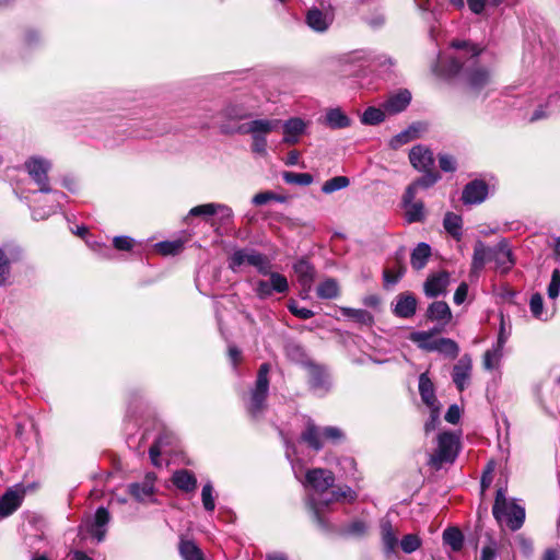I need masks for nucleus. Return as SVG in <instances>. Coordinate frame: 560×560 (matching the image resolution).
<instances>
[{
	"label": "nucleus",
	"mask_w": 560,
	"mask_h": 560,
	"mask_svg": "<svg viewBox=\"0 0 560 560\" xmlns=\"http://www.w3.org/2000/svg\"><path fill=\"white\" fill-rule=\"evenodd\" d=\"M492 247H488L481 241H478L474 247L472 260H471V271L477 273L483 269L486 262L491 260L492 257Z\"/></svg>",
	"instance_id": "obj_29"
},
{
	"label": "nucleus",
	"mask_w": 560,
	"mask_h": 560,
	"mask_svg": "<svg viewBox=\"0 0 560 560\" xmlns=\"http://www.w3.org/2000/svg\"><path fill=\"white\" fill-rule=\"evenodd\" d=\"M334 22V13L323 12L319 8L313 7L307 10L305 15L306 25L317 33L326 32Z\"/></svg>",
	"instance_id": "obj_17"
},
{
	"label": "nucleus",
	"mask_w": 560,
	"mask_h": 560,
	"mask_svg": "<svg viewBox=\"0 0 560 560\" xmlns=\"http://www.w3.org/2000/svg\"><path fill=\"white\" fill-rule=\"evenodd\" d=\"M425 316L441 326H446L453 317L448 304L444 301L432 302L427 308Z\"/></svg>",
	"instance_id": "obj_24"
},
{
	"label": "nucleus",
	"mask_w": 560,
	"mask_h": 560,
	"mask_svg": "<svg viewBox=\"0 0 560 560\" xmlns=\"http://www.w3.org/2000/svg\"><path fill=\"white\" fill-rule=\"evenodd\" d=\"M439 166L443 172L452 173L457 168L456 160L450 154H439Z\"/></svg>",
	"instance_id": "obj_62"
},
{
	"label": "nucleus",
	"mask_w": 560,
	"mask_h": 560,
	"mask_svg": "<svg viewBox=\"0 0 560 560\" xmlns=\"http://www.w3.org/2000/svg\"><path fill=\"white\" fill-rule=\"evenodd\" d=\"M411 165L418 171H428L434 166L433 153L424 145H416L409 152Z\"/></svg>",
	"instance_id": "obj_19"
},
{
	"label": "nucleus",
	"mask_w": 560,
	"mask_h": 560,
	"mask_svg": "<svg viewBox=\"0 0 560 560\" xmlns=\"http://www.w3.org/2000/svg\"><path fill=\"white\" fill-rule=\"evenodd\" d=\"M402 275H404V269H399L397 272H394L390 269H385L383 272L384 285L386 288H388L390 285H395L400 280Z\"/></svg>",
	"instance_id": "obj_63"
},
{
	"label": "nucleus",
	"mask_w": 560,
	"mask_h": 560,
	"mask_svg": "<svg viewBox=\"0 0 560 560\" xmlns=\"http://www.w3.org/2000/svg\"><path fill=\"white\" fill-rule=\"evenodd\" d=\"M405 220L407 223H421L425 220V208L422 201H416V203L404 207Z\"/></svg>",
	"instance_id": "obj_42"
},
{
	"label": "nucleus",
	"mask_w": 560,
	"mask_h": 560,
	"mask_svg": "<svg viewBox=\"0 0 560 560\" xmlns=\"http://www.w3.org/2000/svg\"><path fill=\"white\" fill-rule=\"evenodd\" d=\"M201 501L206 511H213L215 508L213 487L211 482L203 485L201 490Z\"/></svg>",
	"instance_id": "obj_55"
},
{
	"label": "nucleus",
	"mask_w": 560,
	"mask_h": 560,
	"mask_svg": "<svg viewBox=\"0 0 560 560\" xmlns=\"http://www.w3.org/2000/svg\"><path fill=\"white\" fill-rule=\"evenodd\" d=\"M409 340L416 343L420 349L430 351L432 350L435 339L432 338V331H412L409 335Z\"/></svg>",
	"instance_id": "obj_44"
},
{
	"label": "nucleus",
	"mask_w": 560,
	"mask_h": 560,
	"mask_svg": "<svg viewBox=\"0 0 560 560\" xmlns=\"http://www.w3.org/2000/svg\"><path fill=\"white\" fill-rule=\"evenodd\" d=\"M338 466L347 477L357 479V463L353 457H341L338 460Z\"/></svg>",
	"instance_id": "obj_57"
},
{
	"label": "nucleus",
	"mask_w": 560,
	"mask_h": 560,
	"mask_svg": "<svg viewBox=\"0 0 560 560\" xmlns=\"http://www.w3.org/2000/svg\"><path fill=\"white\" fill-rule=\"evenodd\" d=\"M292 468L295 478L301 481L310 494L308 504L319 525H325L320 516L319 505L328 506L330 503L352 502L357 499V492L351 487H334L335 475L328 469H308L302 479L294 465H292Z\"/></svg>",
	"instance_id": "obj_2"
},
{
	"label": "nucleus",
	"mask_w": 560,
	"mask_h": 560,
	"mask_svg": "<svg viewBox=\"0 0 560 560\" xmlns=\"http://www.w3.org/2000/svg\"><path fill=\"white\" fill-rule=\"evenodd\" d=\"M489 194V186L483 179H474L465 185L462 192L464 205H479L483 202Z\"/></svg>",
	"instance_id": "obj_13"
},
{
	"label": "nucleus",
	"mask_w": 560,
	"mask_h": 560,
	"mask_svg": "<svg viewBox=\"0 0 560 560\" xmlns=\"http://www.w3.org/2000/svg\"><path fill=\"white\" fill-rule=\"evenodd\" d=\"M417 300L413 294L409 292L400 293L397 295L394 314L399 318H410L416 314Z\"/></svg>",
	"instance_id": "obj_25"
},
{
	"label": "nucleus",
	"mask_w": 560,
	"mask_h": 560,
	"mask_svg": "<svg viewBox=\"0 0 560 560\" xmlns=\"http://www.w3.org/2000/svg\"><path fill=\"white\" fill-rule=\"evenodd\" d=\"M317 295L319 299H324V300H332V299L338 298V295H339L338 282L332 278L326 279L325 281L319 283V285L317 287Z\"/></svg>",
	"instance_id": "obj_43"
},
{
	"label": "nucleus",
	"mask_w": 560,
	"mask_h": 560,
	"mask_svg": "<svg viewBox=\"0 0 560 560\" xmlns=\"http://www.w3.org/2000/svg\"><path fill=\"white\" fill-rule=\"evenodd\" d=\"M343 439L345 433L338 427L319 428L312 419L307 420L300 436V440L315 452H319L324 447L323 440L337 444Z\"/></svg>",
	"instance_id": "obj_8"
},
{
	"label": "nucleus",
	"mask_w": 560,
	"mask_h": 560,
	"mask_svg": "<svg viewBox=\"0 0 560 560\" xmlns=\"http://www.w3.org/2000/svg\"><path fill=\"white\" fill-rule=\"evenodd\" d=\"M24 168L31 179L38 186V191L48 194L51 191L48 172L51 168V162L43 156L33 155L24 162Z\"/></svg>",
	"instance_id": "obj_9"
},
{
	"label": "nucleus",
	"mask_w": 560,
	"mask_h": 560,
	"mask_svg": "<svg viewBox=\"0 0 560 560\" xmlns=\"http://www.w3.org/2000/svg\"><path fill=\"white\" fill-rule=\"evenodd\" d=\"M133 238L129 236H116L113 240V245L118 250H130L133 246Z\"/></svg>",
	"instance_id": "obj_64"
},
{
	"label": "nucleus",
	"mask_w": 560,
	"mask_h": 560,
	"mask_svg": "<svg viewBox=\"0 0 560 560\" xmlns=\"http://www.w3.org/2000/svg\"><path fill=\"white\" fill-rule=\"evenodd\" d=\"M52 203L46 209L40 207H35L32 209V217L36 221L45 220L50 217L52 213L57 211L60 207V202L67 199V195L62 191L52 190Z\"/></svg>",
	"instance_id": "obj_31"
},
{
	"label": "nucleus",
	"mask_w": 560,
	"mask_h": 560,
	"mask_svg": "<svg viewBox=\"0 0 560 560\" xmlns=\"http://www.w3.org/2000/svg\"><path fill=\"white\" fill-rule=\"evenodd\" d=\"M23 500V493L9 489L0 498V517H5L11 515L14 511L19 509Z\"/></svg>",
	"instance_id": "obj_27"
},
{
	"label": "nucleus",
	"mask_w": 560,
	"mask_h": 560,
	"mask_svg": "<svg viewBox=\"0 0 560 560\" xmlns=\"http://www.w3.org/2000/svg\"><path fill=\"white\" fill-rule=\"evenodd\" d=\"M431 257V247L428 243H419L410 255L411 267L416 270L422 269Z\"/></svg>",
	"instance_id": "obj_35"
},
{
	"label": "nucleus",
	"mask_w": 560,
	"mask_h": 560,
	"mask_svg": "<svg viewBox=\"0 0 560 560\" xmlns=\"http://www.w3.org/2000/svg\"><path fill=\"white\" fill-rule=\"evenodd\" d=\"M156 474L147 472L142 480L131 482L127 486V492L132 500L139 503H154L156 501Z\"/></svg>",
	"instance_id": "obj_10"
},
{
	"label": "nucleus",
	"mask_w": 560,
	"mask_h": 560,
	"mask_svg": "<svg viewBox=\"0 0 560 560\" xmlns=\"http://www.w3.org/2000/svg\"><path fill=\"white\" fill-rule=\"evenodd\" d=\"M382 540L386 553L394 552L398 546L397 534L393 530V527H385Z\"/></svg>",
	"instance_id": "obj_53"
},
{
	"label": "nucleus",
	"mask_w": 560,
	"mask_h": 560,
	"mask_svg": "<svg viewBox=\"0 0 560 560\" xmlns=\"http://www.w3.org/2000/svg\"><path fill=\"white\" fill-rule=\"evenodd\" d=\"M223 116L230 120H243L250 117L247 108L241 104H230L223 110Z\"/></svg>",
	"instance_id": "obj_46"
},
{
	"label": "nucleus",
	"mask_w": 560,
	"mask_h": 560,
	"mask_svg": "<svg viewBox=\"0 0 560 560\" xmlns=\"http://www.w3.org/2000/svg\"><path fill=\"white\" fill-rule=\"evenodd\" d=\"M443 228L456 241L463 236V218L454 212H446L443 219Z\"/></svg>",
	"instance_id": "obj_34"
},
{
	"label": "nucleus",
	"mask_w": 560,
	"mask_h": 560,
	"mask_svg": "<svg viewBox=\"0 0 560 560\" xmlns=\"http://www.w3.org/2000/svg\"><path fill=\"white\" fill-rule=\"evenodd\" d=\"M282 178L291 185L308 186L313 183V176L308 173L284 172Z\"/></svg>",
	"instance_id": "obj_47"
},
{
	"label": "nucleus",
	"mask_w": 560,
	"mask_h": 560,
	"mask_svg": "<svg viewBox=\"0 0 560 560\" xmlns=\"http://www.w3.org/2000/svg\"><path fill=\"white\" fill-rule=\"evenodd\" d=\"M472 360L469 354H464L454 365L452 380L456 388L463 392L468 385L471 376Z\"/></svg>",
	"instance_id": "obj_16"
},
{
	"label": "nucleus",
	"mask_w": 560,
	"mask_h": 560,
	"mask_svg": "<svg viewBox=\"0 0 560 560\" xmlns=\"http://www.w3.org/2000/svg\"><path fill=\"white\" fill-rule=\"evenodd\" d=\"M459 450V436L453 432H442L438 435V447L430 455L428 465L439 470L445 464H453L458 456Z\"/></svg>",
	"instance_id": "obj_7"
},
{
	"label": "nucleus",
	"mask_w": 560,
	"mask_h": 560,
	"mask_svg": "<svg viewBox=\"0 0 560 560\" xmlns=\"http://www.w3.org/2000/svg\"><path fill=\"white\" fill-rule=\"evenodd\" d=\"M450 283V275L447 271H440L434 273L424 282L423 290L428 298H436L446 292Z\"/></svg>",
	"instance_id": "obj_18"
},
{
	"label": "nucleus",
	"mask_w": 560,
	"mask_h": 560,
	"mask_svg": "<svg viewBox=\"0 0 560 560\" xmlns=\"http://www.w3.org/2000/svg\"><path fill=\"white\" fill-rule=\"evenodd\" d=\"M176 438L173 432L163 430L159 433L153 444L149 448V456L151 463L160 467L162 464L159 460L160 455L165 451L167 446H171L175 442Z\"/></svg>",
	"instance_id": "obj_21"
},
{
	"label": "nucleus",
	"mask_w": 560,
	"mask_h": 560,
	"mask_svg": "<svg viewBox=\"0 0 560 560\" xmlns=\"http://www.w3.org/2000/svg\"><path fill=\"white\" fill-rule=\"evenodd\" d=\"M269 371L270 365L262 363L257 372L254 386L249 390L248 398L245 401V408L252 419L258 421L262 419L267 408V398L269 394Z\"/></svg>",
	"instance_id": "obj_3"
},
{
	"label": "nucleus",
	"mask_w": 560,
	"mask_h": 560,
	"mask_svg": "<svg viewBox=\"0 0 560 560\" xmlns=\"http://www.w3.org/2000/svg\"><path fill=\"white\" fill-rule=\"evenodd\" d=\"M267 276H269L268 282L270 283V288L273 292L285 293L289 291V282L283 275L269 270Z\"/></svg>",
	"instance_id": "obj_50"
},
{
	"label": "nucleus",
	"mask_w": 560,
	"mask_h": 560,
	"mask_svg": "<svg viewBox=\"0 0 560 560\" xmlns=\"http://www.w3.org/2000/svg\"><path fill=\"white\" fill-rule=\"evenodd\" d=\"M288 310L292 315L300 319H310L314 316V312L312 310L300 306L294 300L289 301Z\"/></svg>",
	"instance_id": "obj_59"
},
{
	"label": "nucleus",
	"mask_w": 560,
	"mask_h": 560,
	"mask_svg": "<svg viewBox=\"0 0 560 560\" xmlns=\"http://www.w3.org/2000/svg\"><path fill=\"white\" fill-rule=\"evenodd\" d=\"M280 119H254L238 127L237 132L252 136V151L259 155L267 154V135L277 130Z\"/></svg>",
	"instance_id": "obj_5"
},
{
	"label": "nucleus",
	"mask_w": 560,
	"mask_h": 560,
	"mask_svg": "<svg viewBox=\"0 0 560 560\" xmlns=\"http://www.w3.org/2000/svg\"><path fill=\"white\" fill-rule=\"evenodd\" d=\"M172 481L174 486L185 492L194 491L197 487L195 475L187 469H179L173 474Z\"/></svg>",
	"instance_id": "obj_33"
},
{
	"label": "nucleus",
	"mask_w": 560,
	"mask_h": 560,
	"mask_svg": "<svg viewBox=\"0 0 560 560\" xmlns=\"http://www.w3.org/2000/svg\"><path fill=\"white\" fill-rule=\"evenodd\" d=\"M11 264L5 252L0 247V287L8 283L10 277Z\"/></svg>",
	"instance_id": "obj_58"
},
{
	"label": "nucleus",
	"mask_w": 560,
	"mask_h": 560,
	"mask_svg": "<svg viewBox=\"0 0 560 560\" xmlns=\"http://www.w3.org/2000/svg\"><path fill=\"white\" fill-rule=\"evenodd\" d=\"M419 393L422 401L429 407L434 408L438 406V399L435 397L434 385L428 373H422L419 376Z\"/></svg>",
	"instance_id": "obj_30"
},
{
	"label": "nucleus",
	"mask_w": 560,
	"mask_h": 560,
	"mask_svg": "<svg viewBox=\"0 0 560 560\" xmlns=\"http://www.w3.org/2000/svg\"><path fill=\"white\" fill-rule=\"evenodd\" d=\"M492 513L500 525H523L525 521V506L515 499L506 498L502 488L497 491Z\"/></svg>",
	"instance_id": "obj_4"
},
{
	"label": "nucleus",
	"mask_w": 560,
	"mask_h": 560,
	"mask_svg": "<svg viewBox=\"0 0 560 560\" xmlns=\"http://www.w3.org/2000/svg\"><path fill=\"white\" fill-rule=\"evenodd\" d=\"M491 254V260H494L497 267L502 272H506L513 267L514 260L512 252L505 242H500L495 247H492Z\"/></svg>",
	"instance_id": "obj_26"
},
{
	"label": "nucleus",
	"mask_w": 560,
	"mask_h": 560,
	"mask_svg": "<svg viewBox=\"0 0 560 560\" xmlns=\"http://www.w3.org/2000/svg\"><path fill=\"white\" fill-rule=\"evenodd\" d=\"M452 47L457 51L447 59H441L439 67L447 78L460 77L472 91L479 92L492 82L491 71L480 63L481 49L467 42H453Z\"/></svg>",
	"instance_id": "obj_1"
},
{
	"label": "nucleus",
	"mask_w": 560,
	"mask_h": 560,
	"mask_svg": "<svg viewBox=\"0 0 560 560\" xmlns=\"http://www.w3.org/2000/svg\"><path fill=\"white\" fill-rule=\"evenodd\" d=\"M431 352H439L447 358L455 359L459 353V347L453 339L442 337L435 339Z\"/></svg>",
	"instance_id": "obj_36"
},
{
	"label": "nucleus",
	"mask_w": 560,
	"mask_h": 560,
	"mask_svg": "<svg viewBox=\"0 0 560 560\" xmlns=\"http://www.w3.org/2000/svg\"><path fill=\"white\" fill-rule=\"evenodd\" d=\"M425 130V125L423 122L417 121L412 122L408 128L397 133L389 141V147L394 150L402 147L411 142L412 140L419 138L420 133Z\"/></svg>",
	"instance_id": "obj_23"
},
{
	"label": "nucleus",
	"mask_w": 560,
	"mask_h": 560,
	"mask_svg": "<svg viewBox=\"0 0 560 560\" xmlns=\"http://www.w3.org/2000/svg\"><path fill=\"white\" fill-rule=\"evenodd\" d=\"M325 122L331 129H342L350 126L351 119L340 108L337 107L327 110Z\"/></svg>",
	"instance_id": "obj_37"
},
{
	"label": "nucleus",
	"mask_w": 560,
	"mask_h": 560,
	"mask_svg": "<svg viewBox=\"0 0 560 560\" xmlns=\"http://www.w3.org/2000/svg\"><path fill=\"white\" fill-rule=\"evenodd\" d=\"M147 404L140 390H131L127 399L126 419L138 421V416L145 409Z\"/></svg>",
	"instance_id": "obj_28"
},
{
	"label": "nucleus",
	"mask_w": 560,
	"mask_h": 560,
	"mask_svg": "<svg viewBox=\"0 0 560 560\" xmlns=\"http://www.w3.org/2000/svg\"><path fill=\"white\" fill-rule=\"evenodd\" d=\"M505 0H466L469 11L475 15H485L489 9H497Z\"/></svg>",
	"instance_id": "obj_41"
},
{
	"label": "nucleus",
	"mask_w": 560,
	"mask_h": 560,
	"mask_svg": "<svg viewBox=\"0 0 560 560\" xmlns=\"http://www.w3.org/2000/svg\"><path fill=\"white\" fill-rule=\"evenodd\" d=\"M293 270L298 277V281L302 288L301 298L306 299L310 291L312 290V285L315 279V268L314 266L306 259H299L293 265Z\"/></svg>",
	"instance_id": "obj_14"
},
{
	"label": "nucleus",
	"mask_w": 560,
	"mask_h": 560,
	"mask_svg": "<svg viewBox=\"0 0 560 560\" xmlns=\"http://www.w3.org/2000/svg\"><path fill=\"white\" fill-rule=\"evenodd\" d=\"M560 102V86L559 90L555 92H549L547 94V101L545 105L539 104L537 109L533 113L530 117V121H537L539 119L548 117L553 108L557 106V104Z\"/></svg>",
	"instance_id": "obj_32"
},
{
	"label": "nucleus",
	"mask_w": 560,
	"mask_h": 560,
	"mask_svg": "<svg viewBox=\"0 0 560 560\" xmlns=\"http://www.w3.org/2000/svg\"><path fill=\"white\" fill-rule=\"evenodd\" d=\"M155 250L163 255H176L183 249V242L182 241H163L159 242L154 245Z\"/></svg>",
	"instance_id": "obj_49"
},
{
	"label": "nucleus",
	"mask_w": 560,
	"mask_h": 560,
	"mask_svg": "<svg viewBox=\"0 0 560 560\" xmlns=\"http://www.w3.org/2000/svg\"><path fill=\"white\" fill-rule=\"evenodd\" d=\"M529 310L532 315L537 319H544V300L540 293L536 292L530 296Z\"/></svg>",
	"instance_id": "obj_54"
},
{
	"label": "nucleus",
	"mask_w": 560,
	"mask_h": 560,
	"mask_svg": "<svg viewBox=\"0 0 560 560\" xmlns=\"http://www.w3.org/2000/svg\"><path fill=\"white\" fill-rule=\"evenodd\" d=\"M400 546L406 553H411L420 547V539L417 535L409 534L404 536L400 541Z\"/></svg>",
	"instance_id": "obj_61"
},
{
	"label": "nucleus",
	"mask_w": 560,
	"mask_h": 560,
	"mask_svg": "<svg viewBox=\"0 0 560 560\" xmlns=\"http://www.w3.org/2000/svg\"><path fill=\"white\" fill-rule=\"evenodd\" d=\"M423 174L412 184L416 185L417 188L427 189L432 187L438 180L441 178L438 172H434L433 168H429L428 171H421Z\"/></svg>",
	"instance_id": "obj_51"
},
{
	"label": "nucleus",
	"mask_w": 560,
	"mask_h": 560,
	"mask_svg": "<svg viewBox=\"0 0 560 560\" xmlns=\"http://www.w3.org/2000/svg\"><path fill=\"white\" fill-rule=\"evenodd\" d=\"M307 368H308V375H310L308 383H310L311 390L316 396L326 395L331 388L330 375L328 374L326 369L318 364H314V363H310L307 365Z\"/></svg>",
	"instance_id": "obj_12"
},
{
	"label": "nucleus",
	"mask_w": 560,
	"mask_h": 560,
	"mask_svg": "<svg viewBox=\"0 0 560 560\" xmlns=\"http://www.w3.org/2000/svg\"><path fill=\"white\" fill-rule=\"evenodd\" d=\"M411 102V93L408 90H399L390 94L383 103V108L388 115L404 112Z\"/></svg>",
	"instance_id": "obj_20"
},
{
	"label": "nucleus",
	"mask_w": 560,
	"mask_h": 560,
	"mask_svg": "<svg viewBox=\"0 0 560 560\" xmlns=\"http://www.w3.org/2000/svg\"><path fill=\"white\" fill-rule=\"evenodd\" d=\"M385 113L384 108L368 107L361 116V122L368 126L378 125L384 121Z\"/></svg>",
	"instance_id": "obj_45"
},
{
	"label": "nucleus",
	"mask_w": 560,
	"mask_h": 560,
	"mask_svg": "<svg viewBox=\"0 0 560 560\" xmlns=\"http://www.w3.org/2000/svg\"><path fill=\"white\" fill-rule=\"evenodd\" d=\"M283 130L282 141L285 144L294 145L300 141V138L306 133L308 122L300 117H291L285 121H281Z\"/></svg>",
	"instance_id": "obj_15"
},
{
	"label": "nucleus",
	"mask_w": 560,
	"mask_h": 560,
	"mask_svg": "<svg viewBox=\"0 0 560 560\" xmlns=\"http://www.w3.org/2000/svg\"><path fill=\"white\" fill-rule=\"evenodd\" d=\"M502 351L503 349L498 348L495 345H493L491 349L487 350L483 355V368L489 371L493 370L502 357Z\"/></svg>",
	"instance_id": "obj_52"
},
{
	"label": "nucleus",
	"mask_w": 560,
	"mask_h": 560,
	"mask_svg": "<svg viewBox=\"0 0 560 560\" xmlns=\"http://www.w3.org/2000/svg\"><path fill=\"white\" fill-rule=\"evenodd\" d=\"M340 310L343 316L351 318L363 326L371 327L374 323L373 315L365 310L352 307H341Z\"/></svg>",
	"instance_id": "obj_40"
},
{
	"label": "nucleus",
	"mask_w": 560,
	"mask_h": 560,
	"mask_svg": "<svg viewBox=\"0 0 560 560\" xmlns=\"http://www.w3.org/2000/svg\"><path fill=\"white\" fill-rule=\"evenodd\" d=\"M348 61L350 63H358L360 70L394 66V61L390 57L376 54L369 49H358L352 51L348 56Z\"/></svg>",
	"instance_id": "obj_11"
},
{
	"label": "nucleus",
	"mask_w": 560,
	"mask_h": 560,
	"mask_svg": "<svg viewBox=\"0 0 560 560\" xmlns=\"http://www.w3.org/2000/svg\"><path fill=\"white\" fill-rule=\"evenodd\" d=\"M350 184V180L346 176H335L324 183L322 186V191L324 194H332L337 190L343 189L348 187Z\"/></svg>",
	"instance_id": "obj_48"
},
{
	"label": "nucleus",
	"mask_w": 560,
	"mask_h": 560,
	"mask_svg": "<svg viewBox=\"0 0 560 560\" xmlns=\"http://www.w3.org/2000/svg\"><path fill=\"white\" fill-rule=\"evenodd\" d=\"M228 265L233 272H238L243 267L250 266L262 276H267L271 268L269 258L265 254L250 247L235 249L229 256Z\"/></svg>",
	"instance_id": "obj_6"
},
{
	"label": "nucleus",
	"mask_w": 560,
	"mask_h": 560,
	"mask_svg": "<svg viewBox=\"0 0 560 560\" xmlns=\"http://www.w3.org/2000/svg\"><path fill=\"white\" fill-rule=\"evenodd\" d=\"M443 542L446 546H450L454 552L462 550L464 545V535L459 527H446L443 533Z\"/></svg>",
	"instance_id": "obj_39"
},
{
	"label": "nucleus",
	"mask_w": 560,
	"mask_h": 560,
	"mask_svg": "<svg viewBox=\"0 0 560 560\" xmlns=\"http://www.w3.org/2000/svg\"><path fill=\"white\" fill-rule=\"evenodd\" d=\"M214 215V202L203 203L192 207L187 217H201L207 220Z\"/></svg>",
	"instance_id": "obj_56"
},
{
	"label": "nucleus",
	"mask_w": 560,
	"mask_h": 560,
	"mask_svg": "<svg viewBox=\"0 0 560 560\" xmlns=\"http://www.w3.org/2000/svg\"><path fill=\"white\" fill-rule=\"evenodd\" d=\"M178 550L183 560H203V553L197 544L184 537L180 538Z\"/></svg>",
	"instance_id": "obj_38"
},
{
	"label": "nucleus",
	"mask_w": 560,
	"mask_h": 560,
	"mask_svg": "<svg viewBox=\"0 0 560 560\" xmlns=\"http://www.w3.org/2000/svg\"><path fill=\"white\" fill-rule=\"evenodd\" d=\"M77 547L89 548L90 545L96 546L104 540L106 536L105 527H79Z\"/></svg>",
	"instance_id": "obj_22"
},
{
	"label": "nucleus",
	"mask_w": 560,
	"mask_h": 560,
	"mask_svg": "<svg viewBox=\"0 0 560 560\" xmlns=\"http://www.w3.org/2000/svg\"><path fill=\"white\" fill-rule=\"evenodd\" d=\"M560 293V270L555 269L551 273V279L547 288L548 298L555 300Z\"/></svg>",
	"instance_id": "obj_60"
}]
</instances>
